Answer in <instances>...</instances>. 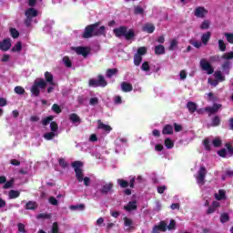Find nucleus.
I'll return each instance as SVG.
<instances>
[{"label": "nucleus", "mask_w": 233, "mask_h": 233, "mask_svg": "<svg viewBox=\"0 0 233 233\" xmlns=\"http://www.w3.org/2000/svg\"><path fill=\"white\" fill-rule=\"evenodd\" d=\"M15 94H18V96H23V94H25V88L21 86H17L15 87Z\"/></svg>", "instance_id": "nucleus-55"}, {"label": "nucleus", "mask_w": 233, "mask_h": 233, "mask_svg": "<svg viewBox=\"0 0 233 233\" xmlns=\"http://www.w3.org/2000/svg\"><path fill=\"white\" fill-rule=\"evenodd\" d=\"M212 145L215 147V148H219V147L223 145V141L219 137H215L212 141Z\"/></svg>", "instance_id": "nucleus-33"}, {"label": "nucleus", "mask_w": 233, "mask_h": 233, "mask_svg": "<svg viewBox=\"0 0 233 233\" xmlns=\"http://www.w3.org/2000/svg\"><path fill=\"white\" fill-rule=\"evenodd\" d=\"M124 226L128 227V228H132V227L134 226V221L131 218H128V217H125Z\"/></svg>", "instance_id": "nucleus-31"}, {"label": "nucleus", "mask_w": 233, "mask_h": 233, "mask_svg": "<svg viewBox=\"0 0 233 233\" xmlns=\"http://www.w3.org/2000/svg\"><path fill=\"white\" fill-rule=\"evenodd\" d=\"M75 52L77 56H83V57H86L90 54V49L85 46H77L75 47Z\"/></svg>", "instance_id": "nucleus-10"}, {"label": "nucleus", "mask_w": 233, "mask_h": 233, "mask_svg": "<svg viewBox=\"0 0 233 233\" xmlns=\"http://www.w3.org/2000/svg\"><path fill=\"white\" fill-rule=\"evenodd\" d=\"M116 37H125L126 41H134L136 39V31L128 29L127 26L120 25L113 30Z\"/></svg>", "instance_id": "nucleus-4"}, {"label": "nucleus", "mask_w": 233, "mask_h": 233, "mask_svg": "<svg viewBox=\"0 0 233 233\" xmlns=\"http://www.w3.org/2000/svg\"><path fill=\"white\" fill-rule=\"evenodd\" d=\"M134 14L135 15H144L145 9H143L141 5H137L135 6Z\"/></svg>", "instance_id": "nucleus-28"}, {"label": "nucleus", "mask_w": 233, "mask_h": 233, "mask_svg": "<svg viewBox=\"0 0 233 233\" xmlns=\"http://www.w3.org/2000/svg\"><path fill=\"white\" fill-rule=\"evenodd\" d=\"M156 30V25L151 23H147L142 26V32H147V34H154Z\"/></svg>", "instance_id": "nucleus-13"}, {"label": "nucleus", "mask_w": 233, "mask_h": 233, "mask_svg": "<svg viewBox=\"0 0 233 233\" xmlns=\"http://www.w3.org/2000/svg\"><path fill=\"white\" fill-rule=\"evenodd\" d=\"M10 48H12V39L5 38L0 42V50H2V52H8Z\"/></svg>", "instance_id": "nucleus-9"}, {"label": "nucleus", "mask_w": 233, "mask_h": 233, "mask_svg": "<svg viewBox=\"0 0 233 233\" xmlns=\"http://www.w3.org/2000/svg\"><path fill=\"white\" fill-rule=\"evenodd\" d=\"M147 54V47L145 46H141V47H138L137 51V56H145Z\"/></svg>", "instance_id": "nucleus-48"}, {"label": "nucleus", "mask_w": 233, "mask_h": 233, "mask_svg": "<svg viewBox=\"0 0 233 233\" xmlns=\"http://www.w3.org/2000/svg\"><path fill=\"white\" fill-rule=\"evenodd\" d=\"M112 188H114V183L109 182L102 187V188L100 189V193L106 195L112 192Z\"/></svg>", "instance_id": "nucleus-15"}, {"label": "nucleus", "mask_w": 233, "mask_h": 233, "mask_svg": "<svg viewBox=\"0 0 233 233\" xmlns=\"http://www.w3.org/2000/svg\"><path fill=\"white\" fill-rule=\"evenodd\" d=\"M218 155L219 156V157H227V149L222 148V149L218 150Z\"/></svg>", "instance_id": "nucleus-63"}, {"label": "nucleus", "mask_w": 233, "mask_h": 233, "mask_svg": "<svg viewBox=\"0 0 233 233\" xmlns=\"http://www.w3.org/2000/svg\"><path fill=\"white\" fill-rule=\"evenodd\" d=\"M25 210H35L37 208V202L30 200L25 204Z\"/></svg>", "instance_id": "nucleus-20"}, {"label": "nucleus", "mask_w": 233, "mask_h": 233, "mask_svg": "<svg viewBox=\"0 0 233 233\" xmlns=\"http://www.w3.org/2000/svg\"><path fill=\"white\" fill-rule=\"evenodd\" d=\"M228 43L230 45H233V33H225L224 34Z\"/></svg>", "instance_id": "nucleus-47"}, {"label": "nucleus", "mask_w": 233, "mask_h": 233, "mask_svg": "<svg viewBox=\"0 0 233 233\" xmlns=\"http://www.w3.org/2000/svg\"><path fill=\"white\" fill-rule=\"evenodd\" d=\"M97 128L98 130H104V132H106L107 134H110L112 132V127L106 125L101 120H97Z\"/></svg>", "instance_id": "nucleus-12"}, {"label": "nucleus", "mask_w": 233, "mask_h": 233, "mask_svg": "<svg viewBox=\"0 0 233 233\" xmlns=\"http://www.w3.org/2000/svg\"><path fill=\"white\" fill-rule=\"evenodd\" d=\"M207 14H208V11L207 9H205V7H203V6H198L195 9V16L196 17H200L201 19H203V17H205V15H207Z\"/></svg>", "instance_id": "nucleus-11"}, {"label": "nucleus", "mask_w": 233, "mask_h": 233, "mask_svg": "<svg viewBox=\"0 0 233 233\" xmlns=\"http://www.w3.org/2000/svg\"><path fill=\"white\" fill-rule=\"evenodd\" d=\"M221 108V104H214L212 106L206 107V112L209 114H216Z\"/></svg>", "instance_id": "nucleus-16"}, {"label": "nucleus", "mask_w": 233, "mask_h": 233, "mask_svg": "<svg viewBox=\"0 0 233 233\" xmlns=\"http://www.w3.org/2000/svg\"><path fill=\"white\" fill-rule=\"evenodd\" d=\"M14 183H15V180L14 178H11L9 181H5L3 188L5 190H8V188H12V187H14Z\"/></svg>", "instance_id": "nucleus-29"}, {"label": "nucleus", "mask_w": 233, "mask_h": 233, "mask_svg": "<svg viewBox=\"0 0 233 233\" xmlns=\"http://www.w3.org/2000/svg\"><path fill=\"white\" fill-rule=\"evenodd\" d=\"M10 34H11L13 39H17V37H19V31H17V29H15V28H11Z\"/></svg>", "instance_id": "nucleus-50"}, {"label": "nucleus", "mask_w": 233, "mask_h": 233, "mask_svg": "<svg viewBox=\"0 0 233 233\" xmlns=\"http://www.w3.org/2000/svg\"><path fill=\"white\" fill-rule=\"evenodd\" d=\"M200 67L202 70L207 72L208 76L214 74V67H212V65H210V63L208 62L205 58L200 60Z\"/></svg>", "instance_id": "nucleus-6"}, {"label": "nucleus", "mask_w": 233, "mask_h": 233, "mask_svg": "<svg viewBox=\"0 0 233 233\" xmlns=\"http://www.w3.org/2000/svg\"><path fill=\"white\" fill-rule=\"evenodd\" d=\"M207 176V167L204 166L200 167L198 176H197V183L198 185H205V177Z\"/></svg>", "instance_id": "nucleus-7"}, {"label": "nucleus", "mask_w": 233, "mask_h": 233, "mask_svg": "<svg viewBox=\"0 0 233 233\" xmlns=\"http://www.w3.org/2000/svg\"><path fill=\"white\" fill-rule=\"evenodd\" d=\"M230 221V216H228V213H222L220 215V223H227Z\"/></svg>", "instance_id": "nucleus-36"}, {"label": "nucleus", "mask_w": 233, "mask_h": 233, "mask_svg": "<svg viewBox=\"0 0 233 233\" xmlns=\"http://www.w3.org/2000/svg\"><path fill=\"white\" fill-rule=\"evenodd\" d=\"M89 86H99L98 80L91 78L88 83Z\"/></svg>", "instance_id": "nucleus-62"}, {"label": "nucleus", "mask_w": 233, "mask_h": 233, "mask_svg": "<svg viewBox=\"0 0 233 233\" xmlns=\"http://www.w3.org/2000/svg\"><path fill=\"white\" fill-rule=\"evenodd\" d=\"M210 35H212L210 31H208L207 33L202 35L201 42L203 43V45H208V41H210Z\"/></svg>", "instance_id": "nucleus-23"}, {"label": "nucleus", "mask_w": 233, "mask_h": 233, "mask_svg": "<svg viewBox=\"0 0 233 233\" xmlns=\"http://www.w3.org/2000/svg\"><path fill=\"white\" fill-rule=\"evenodd\" d=\"M101 22H96L95 24L88 25L85 27L82 34L83 39H90L92 37H99L101 35H106V27L105 25H99Z\"/></svg>", "instance_id": "nucleus-2"}, {"label": "nucleus", "mask_w": 233, "mask_h": 233, "mask_svg": "<svg viewBox=\"0 0 233 233\" xmlns=\"http://www.w3.org/2000/svg\"><path fill=\"white\" fill-rule=\"evenodd\" d=\"M45 79L43 78H37L35 80L33 86H31V94L35 97H39L41 96V90H45L46 88L47 85H50V86H56V82L54 81V75L52 73L46 71L44 74Z\"/></svg>", "instance_id": "nucleus-1"}, {"label": "nucleus", "mask_w": 233, "mask_h": 233, "mask_svg": "<svg viewBox=\"0 0 233 233\" xmlns=\"http://www.w3.org/2000/svg\"><path fill=\"white\" fill-rule=\"evenodd\" d=\"M212 125L213 127H219V125H221V119L219 118V116H214V118L212 119Z\"/></svg>", "instance_id": "nucleus-52"}, {"label": "nucleus", "mask_w": 233, "mask_h": 233, "mask_svg": "<svg viewBox=\"0 0 233 233\" xmlns=\"http://www.w3.org/2000/svg\"><path fill=\"white\" fill-rule=\"evenodd\" d=\"M164 144L167 149L174 148V141L168 137L165 139Z\"/></svg>", "instance_id": "nucleus-38"}, {"label": "nucleus", "mask_w": 233, "mask_h": 233, "mask_svg": "<svg viewBox=\"0 0 233 233\" xmlns=\"http://www.w3.org/2000/svg\"><path fill=\"white\" fill-rule=\"evenodd\" d=\"M52 110L55 112V114H61L63 112V109H61V106L57 104H54L52 106Z\"/></svg>", "instance_id": "nucleus-44"}, {"label": "nucleus", "mask_w": 233, "mask_h": 233, "mask_svg": "<svg viewBox=\"0 0 233 233\" xmlns=\"http://www.w3.org/2000/svg\"><path fill=\"white\" fill-rule=\"evenodd\" d=\"M52 218V215L47 213H40L36 216V219H50Z\"/></svg>", "instance_id": "nucleus-41"}, {"label": "nucleus", "mask_w": 233, "mask_h": 233, "mask_svg": "<svg viewBox=\"0 0 233 233\" xmlns=\"http://www.w3.org/2000/svg\"><path fill=\"white\" fill-rule=\"evenodd\" d=\"M178 42L176 39L170 41L169 50L174 51L177 48Z\"/></svg>", "instance_id": "nucleus-45"}, {"label": "nucleus", "mask_w": 233, "mask_h": 233, "mask_svg": "<svg viewBox=\"0 0 233 233\" xmlns=\"http://www.w3.org/2000/svg\"><path fill=\"white\" fill-rule=\"evenodd\" d=\"M203 146L205 147V150H207L208 152H210V150H212V147L210 146V140L208 138H205L203 140Z\"/></svg>", "instance_id": "nucleus-37"}, {"label": "nucleus", "mask_w": 233, "mask_h": 233, "mask_svg": "<svg viewBox=\"0 0 233 233\" xmlns=\"http://www.w3.org/2000/svg\"><path fill=\"white\" fill-rule=\"evenodd\" d=\"M48 201H49L50 205H54V207H57V205H58V201L56 200V198L55 197H49Z\"/></svg>", "instance_id": "nucleus-61"}, {"label": "nucleus", "mask_w": 233, "mask_h": 233, "mask_svg": "<svg viewBox=\"0 0 233 233\" xmlns=\"http://www.w3.org/2000/svg\"><path fill=\"white\" fill-rule=\"evenodd\" d=\"M63 63L67 66V68H70L72 66V61H70V57L68 56H64L63 57Z\"/></svg>", "instance_id": "nucleus-53"}, {"label": "nucleus", "mask_w": 233, "mask_h": 233, "mask_svg": "<svg viewBox=\"0 0 233 233\" xmlns=\"http://www.w3.org/2000/svg\"><path fill=\"white\" fill-rule=\"evenodd\" d=\"M20 196H21V192L19 190L11 189L8 192V198L10 199H17V198H19Z\"/></svg>", "instance_id": "nucleus-22"}, {"label": "nucleus", "mask_w": 233, "mask_h": 233, "mask_svg": "<svg viewBox=\"0 0 233 233\" xmlns=\"http://www.w3.org/2000/svg\"><path fill=\"white\" fill-rule=\"evenodd\" d=\"M221 68H222L223 74H225L226 76H228V74H230V62L229 61L224 62L221 65Z\"/></svg>", "instance_id": "nucleus-17"}, {"label": "nucleus", "mask_w": 233, "mask_h": 233, "mask_svg": "<svg viewBox=\"0 0 233 233\" xmlns=\"http://www.w3.org/2000/svg\"><path fill=\"white\" fill-rule=\"evenodd\" d=\"M121 88H122L123 92H132V90H134L132 84L127 83V82H123L121 84Z\"/></svg>", "instance_id": "nucleus-21"}, {"label": "nucleus", "mask_w": 233, "mask_h": 233, "mask_svg": "<svg viewBox=\"0 0 233 233\" xmlns=\"http://www.w3.org/2000/svg\"><path fill=\"white\" fill-rule=\"evenodd\" d=\"M69 119H70V121H72V123H81V118L76 113L70 114Z\"/></svg>", "instance_id": "nucleus-25"}, {"label": "nucleus", "mask_w": 233, "mask_h": 233, "mask_svg": "<svg viewBox=\"0 0 233 233\" xmlns=\"http://www.w3.org/2000/svg\"><path fill=\"white\" fill-rule=\"evenodd\" d=\"M226 148H227V150L228 152L229 157H232V156H233V147H232V144L227 143L226 144Z\"/></svg>", "instance_id": "nucleus-58"}, {"label": "nucleus", "mask_w": 233, "mask_h": 233, "mask_svg": "<svg viewBox=\"0 0 233 233\" xmlns=\"http://www.w3.org/2000/svg\"><path fill=\"white\" fill-rule=\"evenodd\" d=\"M142 62H143V56H141L139 55H135L134 56V65H135V66H139V65H141Z\"/></svg>", "instance_id": "nucleus-32"}, {"label": "nucleus", "mask_w": 233, "mask_h": 233, "mask_svg": "<svg viewBox=\"0 0 233 233\" xmlns=\"http://www.w3.org/2000/svg\"><path fill=\"white\" fill-rule=\"evenodd\" d=\"M167 230H176V220L171 219L169 225H167Z\"/></svg>", "instance_id": "nucleus-54"}, {"label": "nucleus", "mask_w": 233, "mask_h": 233, "mask_svg": "<svg viewBox=\"0 0 233 233\" xmlns=\"http://www.w3.org/2000/svg\"><path fill=\"white\" fill-rule=\"evenodd\" d=\"M50 128H51V132H56V130H59V126L57 125V122L56 121H52L50 123Z\"/></svg>", "instance_id": "nucleus-49"}, {"label": "nucleus", "mask_w": 233, "mask_h": 233, "mask_svg": "<svg viewBox=\"0 0 233 233\" xmlns=\"http://www.w3.org/2000/svg\"><path fill=\"white\" fill-rule=\"evenodd\" d=\"M71 210H85L84 204L75 205L70 207Z\"/></svg>", "instance_id": "nucleus-57"}, {"label": "nucleus", "mask_w": 233, "mask_h": 233, "mask_svg": "<svg viewBox=\"0 0 233 233\" xmlns=\"http://www.w3.org/2000/svg\"><path fill=\"white\" fill-rule=\"evenodd\" d=\"M117 185H119V187L121 188H127L128 187V181L123 179V178H118L117 179Z\"/></svg>", "instance_id": "nucleus-35"}, {"label": "nucleus", "mask_w": 233, "mask_h": 233, "mask_svg": "<svg viewBox=\"0 0 233 233\" xmlns=\"http://www.w3.org/2000/svg\"><path fill=\"white\" fill-rule=\"evenodd\" d=\"M141 70L144 72H149L150 71V64L148 62H144L141 66Z\"/></svg>", "instance_id": "nucleus-56"}, {"label": "nucleus", "mask_w": 233, "mask_h": 233, "mask_svg": "<svg viewBox=\"0 0 233 233\" xmlns=\"http://www.w3.org/2000/svg\"><path fill=\"white\" fill-rule=\"evenodd\" d=\"M17 227H18V232L26 233V229L25 228V224L18 223Z\"/></svg>", "instance_id": "nucleus-64"}, {"label": "nucleus", "mask_w": 233, "mask_h": 233, "mask_svg": "<svg viewBox=\"0 0 233 233\" xmlns=\"http://www.w3.org/2000/svg\"><path fill=\"white\" fill-rule=\"evenodd\" d=\"M218 48L220 52H225V50H227V44H225V41L218 40Z\"/></svg>", "instance_id": "nucleus-46"}, {"label": "nucleus", "mask_w": 233, "mask_h": 233, "mask_svg": "<svg viewBox=\"0 0 233 233\" xmlns=\"http://www.w3.org/2000/svg\"><path fill=\"white\" fill-rule=\"evenodd\" d=\"M124 210H127V212H132V210H137V202L135 201H129L127 205L124 206Z\"/></svg>", "instance_id": "nucleus-14"}, {"label": "nucleus", "mask_w": 233, "mask_h": 233, "mask_svg": "<svg viewBox=\"0 0 233 233\" xmlns=\"http://www.w3.org/2000/svg\"><path fill=\"white\" fill-rule=\"evenodd\" d=\"M187 108L190 114H194L198 110V105L192 101L187 102Z\"/></svg>", "instance_id": "nucleus-19"}, {"label": "nucleus", "mask_w": 233, "mask_h": 233, "mask_svg": "<svg viewBox=\"0 0 233 233\" xmlns=\"http://www.w3.org/2000/svg\"><path fill=\"white\" fill-rule=\"evenodd\" d=\"M75 170L76 177L78 183H83L86 187H90V177H85L83 173V162L81 161H75L71 164Z\"/></svg>", "instance_id": "nucleus-3"}, {"label": "nucleus", "mask_w": 233, "mask_h": 233, "mask_svg": "<svg viewBox=\"0 0 233 233\" xmlns=\"http://www.w3.org/2000/svg\"><path fill=\"white\" fill-rule=\"evenodd\" d=\"M167 232V222L161 220L158 225H155L152 233Z\"/></svg>", "instance_id": "nucleus-8"}, {"label": "nucleus", "mask_w": 233, "mask_h": 233, "mask_svg": "<svg viewBox=\"0 0 233 233\" xmlns=\"http://www.w3.org/2000/svg\"><path fill=\"white\" fill-rule=\"evenodd\" d=\"M222 59H225L226 61H229L230 59H233V51H230L228 53H225L222 56Z\"/></svg>", "instance_id": "nucleus-43"}, {"label": "nucleus", "mask_w": 233, "mask_h": 233, "mask_svg": "<svg viewBox=\"0 0 233 233\" xmlns=\"http://www.w3.org/2000/svg\"><path fill=\"white\" fill-rule=\"evenodd\" d=\"M155 54L156 56H163V54H165V46L163 45L156 46Z\"/></svg>", "instance_id": "nucleus-24"}, {"label": "nucleus", "mask_w": 233, "mask_h": 233, "mask_svg": "<svg viewBox=\"0 0 233 233\" xmlns=\"http://www.w3.org/2000/svg\"><path fill=\"white\" fill-rule=\"evenodd\" d=\"M23 50V43L21 41L17 42L15 46L11 48V52H21Z\"/></svg>", "instance_id": "nucleus-27"}, {"label": "nucleus", "mask_w": 233, "mask_h": 233, "mask_svg": "<svg viewBox=\"0 0 233 233\" xmlns=\"http://www.w3.org/2000/svg\"><path fill=\"white\" fill-rule=\"evenodd\" d=\"M117 72H119V70L117 68H109L106 70V77H108L110 79V77H112L113 76H116V74H117Z\"/></svg>", "instance_id": "nucleus-30"}, {"label": "nucleus", "mask_w": 233, "mask_h": 233, "mask_svg": "<svg viewBox=\"0 0 233 233\" xmlns=\"http://www.w3.org/2000/svg\"><path fill=\"white\" fill-rule=\"evenodd\" d=\"M215 77L218 81H220V83H223L225 81V76H223V73L221 71H216L215 72Z\"/></svg>", "instance_id": "nucleus-34"}, {"label": "nucleus", "mask_w": 233, "mask_h": 233, "mask_svg": "<svg viewBox=\"0 0 233 233\" xmlns=\"http://www.w3.org/2000/svg\"><path fill=\"white\" fill-rule=\"evenodd\" d=\"M58 165L62 167V168H66L68 167V163L66 162V160H65V158L61 157L58 159Z\"/></svg>", "instance_id": "nucleus-51"}, {"label": "nucleus", "mask_w": 233, "mask_h": 233, "mask_svg": "<svg viewBox=\"0 0 233 233\" xmlns=\"http://www.w3.org/2000/svg\"><path fill=\"white\" fill-rule=\"evenodd\" d=\"M201 30H208L210 28V21L204 20L200 25Z\"/></svg>", "instance_id": "nucleus-42"}, {"label": "nucleus", "mask_w": 233, "mask_h": 233, "mask_svg": "<svg viewBox=\"0 0 233 233\" xmlns=\"http://www.w3.org/2000/svg\"><path fill=\"white\" fill-rule=\"evenodd\" d=\"M25 19L24 23L27 28H30V26H32L34 17H37V15H39V11L34 7H29L25 11Z\"/></svg>", "instance_id": "nucleus-5"}, {"label": "nucleus", "mask_w": 233, "mask_h": 233, "mask_svg": "<svg viewBox=\"0 0 233 233\" xmlns=\"http://www.w3.org/2000/svg\"><path fill=\"white\" fill-rule=\"evenodd\" d=\"M52 233H59V224L57 222L53 223Z\"/></svg>", "instance_id": "nucleus-60"}, {"label": "nucleus", "mask_w": 233, "mask_h": 233, "mask_svg": "<svg viewBox=\"0 0 233 233\" xmlns=\"http://www.w3.org/2000/svg\"><path fill=\"white\" fill-rule=\"evenodd\" d=\"M44 137L46 139V141H52V139H54L56 137V134L54 133V131L46 133L44 135Z\"/></svg>", "instance_id": "nucleus-39"}, {"label": "nucleus", "mask_w": 233, "mask_h": 233, "mask_svg": "<svg viewBox=\"0 0 233 233\" xmlns=\"http://www.w3.org/2000/svg\"><path fill=\"white\" fill-rule=\"evenodd\" d=\"M225 198V191L224 190H219L218 195H216V199L218 201H221V199H224Z\"/></svg>", "instance_id": "nucleus-59"}, {"label": "nucleus", "mask_w": 233, "mask_h": 233, "mask_svg": "<svg viewBox=\"0 0 233 233\" xmlns=\"http://www.w3.org/2000/svg\"><path fill=\"white\" fill-rule=\"evenodd\" d=\"M98 79H97V81H98V86H103V87H105V86H106V85H108L107 83H106V80L105 79V76H103V75H98Z\"/></svg>", "instance_id": "nucleus-26"}, {"label": "nucleus", "mask_w": 233, "mask_h": 233, "mask_svg": "<svg viewBox=\"0 0 233 233\" xmlns=\"http://www.w3.org/2000/svg\"><path fill=\"white\" fill-rule=\"evenodd\" d=\"M50 121H54L53 116H49L42 120L43 127H47L50 124Z\"/></svg>", "instance_id": "nucleus-40"}, {"label": "nucleus", "mask_w": 233, "mask_h": 233, "mask_svg": "<svg viewBox=\"0 0 233 233\" xmlns=\"http://www.w3.org/2000/svg\"><path fill=\"white\" fill-rule=\"evenodd\" d=\"M164 136H170L174 134V127L170 125H166L162 130Z\"/></svg>", "instance_id": "nucleus-18"}]
</instances>
